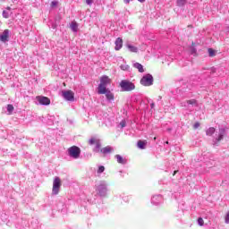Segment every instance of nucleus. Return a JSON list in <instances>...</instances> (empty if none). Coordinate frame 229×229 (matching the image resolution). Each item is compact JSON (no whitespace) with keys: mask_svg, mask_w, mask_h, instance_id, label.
<instances>
[{"mask_svg":"<svg viewBox=\"0 0 229 229\" xmlns=\"http://www.w3.org/2000/svg\"><path fill=\"white\" fill-rule=\"evenodd\" d=\"M88 144L89 146H94L95 144V148H93L94 153H99V149H101V140L96 138V137H91L89 141Z\"/></svg>","mask_w":229,"mask_h":229,"instance_id":"nucleus-3","label":"nucleus"},{"mask_svg":"<svg viewBox=\"0 0 229 229\" xmlns=\"http://www.w3.org/2000/svg\"><path fill=\"white\" fill-rule=\"evenodd\" d=\"M62 96L66 101H74V92L72 90H63Z\"/></svg>","mask_w":229,"mask_h":229,"instance_id":"nucleus-8","label":"nucleus"},{"mask_svg":"<svg viewBox=\"0 0 229 229\" xmlns=\"http://www.w3.org/2000/svg\"><path fill=\"white\" fill-rule=\"evenodd\" d=\"M55 6H58V1L56 0L51 2V8H55Z\"/></svg>","mask_w":229,"mask_h":229,"instance_id":"nucleus-29","label":"nucleus"},{"mask_svg":"<svg viewBox=\"0 0 229 229\" xmlns=\"http://www.w3.org/2000/svg\"><path fill=\"white\" fill-rule=\"evenodd\" d=\"M162 201H164V198L162 197V195H155L151 199V203L153 205H160Z\"/></svg>","mask_w":229,"mask_h":229,"instance_id":"nucleus-11","label":"nucleus"},{"mask_svg":"<svg viewBox=\"0 0 229 229\" xmlns=\"http://www.w3.org/2000/svg\"><path fill=\"white\" fill-rule=\"evenodd\" d=\"M60 187H62V180L60 177L55 176L53 182L52 194L56 196L60 192Z\"/></svg>","mask_w":229,"mask_h":229,"instance_id":"nucleus-5","label":"nucleus"},{"mask_svg":"<svg viewBox=\"0 0 229 229\" xmlns=\"http://www.w3.org/2000/svg\"><path fill=\"white\" fill-rule=\"evenodd\" d=\"M176 173H178V170H175L174 172V176L176 174Z\"/></svg>","mask_w":229,"mask_h":229,"instance_id":"nucleus-41","label":"nucleus"},{"mask_svg":"<svg viewBox=\"0 0 229 229\" xmlns=\"http://www.w3.org/2000/svg\"><path fill=\"white\" fill-rule=\"evenodd\" d=\"M104 94H106L107 101H114V93H112L110 89H106V92Z\"/></svg>","mask_w":229,"mask_h":229,"instance_id":"nucleus-16","label":"nucleus"},{"mask_svg":"<svg viewBox=\"0 0 229 229\" xmlns=\"http://www.w3.org/2000/svg\"><path fill=\"white\" fill-rule=\"evenodd\" d=\"M225 221L226 225H229V211L227 212V214L225 216Z\"/></svg>","mask_w":229,"mask_h":229,"instance_id":"nucleus-33","label":"nucleus"},{"mask_svg":"<svg viewBox=\"0 0 229 229\" xmlns=\"http://www.w3.org/2000/svg\"><path fill=\"white\" fill-rule=\"evenodd\" d=\"M199 123L197 122V123H194L193 128H194L195 130H198V127H199Z\"/></svg>","mask_w":229,"mask_h":229,"instance_id":"nucleus-34","label":"nucleus"},{"mask_svg":"<svg viewBox=\"0 0 229 229\" xmlns=\"http://www.w3.org/2000/svg\"><path fill=\"white\" fill-rule=\"evenodd\" d=\"M120 88L122 92H131V90H135V83L128 80H123L120 82Z\"/></svg>","mask_w":229,"mask_h":229,"instance_id":"nucleus-2","label":"nucleus"},{"mask_svg":"<svg viewBox=\"0 0 229 229\" xmlns=\"http://www.w3.org/2000/svg\"><path fill=\"white\" fill-rule=\"evenodd\" d=\"M165 144H169V141H165Z\"/></svg>","mask_w":229,"mask_h":229,"instance_id":"nucleus-44","label":"nucleus"},{"mask_svg":"<svg viewBox=\"0 0 229 229\" xmlns=\"http://www.w3.org/2000/svg\"><path fill=\"white\" fill-rule=\"evenodd\" d=\"M10 38V30H4V32L0 35L1 42H8Z\"/></svg>","mask_w":229,"mask_h":229,"instance_id":"nucleus-12","label":"nucleus"},{"mask_svg":"<svg viewBox=\"0 0 229 229\" xmlns=\"http://www.w3.org/2000/svg\"><path fill=\"white\" fill-rule=\"evenodd\" d=\"M177 6H185L187 0H177Z\"/></svg>","mask_w":229,"mask_h":229,"instance_id":"nucleus-25","label":"nucleus"},{"mask_svg":"<svg viewBox=\"0 0 229 229\" xmlns=\"http://www.w3.org/2000/svg\"><path fill=\"white\" fill-rule=\"evenodd\" d=\"M94 3V0H86V4H88L89 6H92Z\"/></svg>","mask_w":229,"mask_h":229,"instance_id":"nucleus-32","label":"nucleus"},{"mask_svg":"<svg viewBox=\"0 0 229 229\" xmlns=\"http://www.w3.org/2000/svg\"><path fill=\"white\" fill-rule=\"evenodd\" d=\"M167 131H171V129H167Z\"/></svg>","mask_w":229,"mask_h":229,"instance_id":"nucleus-43","label":"nucleus"},{"mask_svg":"<svg viewBox=\"0 0 229 229\" xmlns=\"http://www.w3.org/2000/svg\"><path fill=\"white\" fill-rule=\"evenodd\" d=\"M120 126H121V128H125V126H126V120H123L122 122H120Z\"/></svg>","mask_w":229,"mask_h":229,"instance_id":"nucleus-31","label":"nucleus"},{"mask_svg":"<svg viewBox=\"0 0 229 229\" xmlns=\"http://www.w3.org/2000/svg\"><path fill=\"white\" fill-rule=\"evenodd\" d=\"M213 133H216V128H214V127H209L206 131V135H208V137H212Z\"/></svg>","mask_w":229,"mask_h":229,"instance_id":"nucleus-20","label":"nucleus"},{"mask_svg":"<svg viewBox=\"0 0 229 229\" xmlns=\"http://www.w3.org/2000/svg\"><path fill=\"white\" fill-rule=\"evenodd\" d=\"M131 0H123V3H125V4H130V2H131Z\"/></svg>","mask_w":229,"mask_h":229,"instance_id":"nucleus-36","label":"nucleus"},{"mask_svg":"<svg viewBox=\"0 0 229 229\" xmlns=\"http://www.w3.org/2000/svg\"><path fill=\"white\" fill-rule=\"evenodd\" d=\"M98 174H101V173H105V166L100 165L98 169Z\"/></svg>","mask_w":229,"mask_h":229,"instance_id":"nucleus-28","label":"nucleus"},{"mask_svg":"<svg viewBox=\"0 0 229 229\" xmlns=\"http://www.w3.org/2000/svg\"><path fill=\"white\" fill-rule=\"evenodd\" d=\"M3 17H4V19H8V17H10V14L8 13V12L3 11Z\"/></svg>","mask_w":229,"mask_h":229,"instance_id":"nucleus-30","label":"nucleus"},{"mask_svg":"<svg viewBox=\"0 0 229 229\" xmlns=\"http://www.w3.org/2000/svg\"><path fill=\"white\" fill-rule=\"evenodd\" d=\"M114 151V148L110 146H106L103 148H99V152L102 153V155H108Z\"/></svg>","mask_w":229,"mask_h":229,"instance_id":"nucleus-13","label":"nucleus"},{"mask_svg":"<svg viewBox=\"0 0 229 229\" xmlns=\"http://www.w3.org/2000/svg\"><path fill=\"white\" fill-rule=\"evenodd\" d=\"M7 10H10V7H7Z\"/></svg>","mask_w":229,"mask_h":229,"instance_id":"nucleus-45","label":"nucleus"},{"mask_svg":"<svg viewBox=\"0 0 229 229\" xmlns=\"http://www.w3.org/2000/svg\"><path fill=\"white\" fill-rule=\"evenodd\" d=\"M225 30H226V31H229V26H227V27L225 28Z\"/></svg>","mask_w":229,"mask_h":229,"instance_id":"nucleus-42","label":"nucleus"},{"mask_svg":"<svg viewBox=\"0 0 229 229\" xmlns=\"http://www.w3.org/2000/svg\"><path fill=\"white\" fill-rule=\"evenodd\" d=\"M70 28L74 33L78 32V23L76 21H72L70 25Z\"/></svg>","mask_w":229,"mask_h":229,"instance_id":"nucleus-17","label":"nucleus"},{"mask_svg":"<svg viewBox=\"0 0 229 229\" xmlns=\"http://www.w3.org/2000/svg\"><path fill=\"white\" fill-rule=\"evenodd\" d=\"M13 110H14L13 105L12 104L7 105V112L9 115H12V114H13Z\"/></svg>","mask_w":229,"mask_h":229,"instance_id":"nucleus-22","label":"nucleus"},{"mask_svg":"<svg viewBox=\"0 0 229 229\" xmlns=\"http://www.w3.org/2000/svg\"><path fill=\"white\" fill-rule=\"evenodd\" d=\"M196 49L194 47L191 48V55H195Z\"/></svg>","mask_w":229,"mask_h":229,"instance_id":"nucleus-37","label":"nucleus"},{"mask_svg":"<svg viewBox=\"0 0 229 229\" xmlns=\"http://www.w3.org/2000/svg\"><path fill=\"white\" fill-rule=\"evenodd\" d=\"M153 75L148 73L141 78L140 84L143 85V87H151V85H153Z\"/></svg>","mask_w":229,"mask_h":229,"instance_id":"nucleus-6","label":"nucleus"},{"mask_svg":"<svg viewBox=\"0 0 229 229\" xmlns=\"http://www.w3.org/2000/svg\"><path fill=\"white\" fill-rule=\"evenodd\" d=\"M52 28H53V30H56V28H57L56 23H52Z\"/></svg>","mask_w":229,"mask_h":229,"instance_id":"nucleus-35","label":"nucleus"},{"mask_svg":"<svg viewBox=\"0 0 229 229\" xmlns=\"http://www.w3.org/2000/svg\"><path fill=\"white\" fill-rule=\"evenodd\" d=\"M225 135H226V129L220 128L218 137L214 140L215 144H217V142H220V140H223V139L225 138Z\"/></svg>","mask_w":229,"mask_h":229,"instance_id":"nucleus-9","label":"nucleus"},{"mask_svg":"<svg viewBox=\"0 0 229 229\" xmlns=\"http://www.w3.org/2000/svg\"><path fill=\"white\" fill-rule=\"evenodd\" d=\"M37 100L38 101L39 105H51V99L47 97H37Z\"/></svg>","mask_w":229,"mask_h":229,"instance_id":"nucleus-10","label":"nucleus"},{"mask_svg":"<svg viewBox=\"0 0 229 229\" xmlns=\"http://www.w3.org/2000/svg\"><path fill=\"white\" fill-rule=\"evenodd\" d=\"M114 44H115V47H114L115 51L121 50V48L123 47V38H117L115 39Z\"/></svg>","mask_w":229,"mask_h":229,"instance_id":"nucleus-14","label":"nucleus"},{"mask_svg":"<svg viewBox=\"0 0 229 229\" xmlns=\"http://www.w3.org/2000/svg\"><path fill=\"white\" fill-rule=\"evenodd\" d=\"M146 146H148V141L147 140H138L137 147L140 149H146Z\"/></svg>","mask_w":229,"mask_h":229,"instance_id":"nucleus-15","label":"nucleus"},{"mask_svg":"<svg viewBox=\"0 0 229 229\" xmlns=\"http://www.w3.org/2000/svg\"><path fill=\"white\" fill-rule=\"evenodd\" d=\"M114 157H115L118 164H123V165L126 164V162H127L126 159L123 158L121 157V155H115Z\"/></svg>","mask_w":229,"mask_h":229,"instance_id":"nucleus-21","label":"nucleus"},{"mask_svg":"<svg viewBox=\"0 0 229 229\" xmlns=\"http://www.w3.org/2000/svg\"><path fill=\"white\" fill-rule=\"evenodd\" d=\"M126 47H128L129 51H131V53H137L139 51V48L132 45L127 44Z\"/></svg>","mask_w":229,"mask_h":229,"instance_id":"nucleus-19","label":"nucleus"},{"mask_svg":"<svg viewBox=\"0 0 229 229\" xmlns=\"http://www.w3.org/2000/svg\"><path fill=\"white\" fill-rule=\"evenodd\" d=\"M133 67H134L135 69H138L139 72H144V66H142V65L140 64V63H135V64H133Z\"/></svg>","mask_w":229,"mask_h":229,"instance_id":"nucleus-18","label":"nucleus"},{"mask_svg":"<svg viewBox=\"0 0 229 229\" xmlns=\"http://www.w3.org/2000/svg\"><path fill=\"white\" fill-rule=\"evenodd\" d=\"M187 105H193L194 106H198V100L191 99L186 101Z\"/></svg>","mask_w":229,"mask_h":229,"instance_id":"nucleus-23","label":"nucleus"},{"mask_svg":"<svg viewBox=\"0 0 229 229\" xmlns=\"http://www.w3.org/2000/svg\"><path fill=\"white\" fill-rule=\"evenodd\" d=\"M68 155L72 158H78L81 155V149L77 146H72L68 148Z\"/></svg>","mask_w":229,"mask_h":229,"instance_id":"nucleus-7","label":"nucleus"},{"mask_svg":"<svg viewBox=\"0 0 229 229\" xmlns=\"http://www.w3.org/2000/svg\"><path fill=\"white\" fill-rule=\"evenodd\" d=\"M150 107H151V108H155V103H151V104H150Z\"/></svg>","mask_w":229,"mask_h":229,"instance_id":"nucleus-38","label":"nucleus"},{"mask_svg":"<svg viewBox=\"0 0 229 229\" xmlns=\"http://www.w3.org/2000/svg\"><path fill=\"white\" fill-rule=\"evenodd\" d=\"M120 69H122V71H130V65H128V64H122L120 66Z\"/></svg>","mask_w":229,"mask_h":229,"instance_id":"nucleus-26","label":"nucleus"},{"mask_svg":"<svg viewBox=\"0 0 229 229\" xmlns=\"http://www.w3.org/2000/svg\"><path fill=\"white\" fill-rule=\"evenodd\" d=\"M112 83V80L106 76L104 75L100 78V85L98 87V94H105L106 92V87Z\"/></svg>","mask_w":229,"mask_h":229,"instance_id":"nucleus-1","label":"nucleus"},{"mask_svg":"<svg viewBox=\"0 0 229 229\" xmlns=\"http://www.w3.org/2000/svg\"><path fill=\"white\" fill-rule=\"evenodd\" d=\"M208 56L210 57L216 56V50H214L213 48H208Z\"/></svg>","mask_w":229,"mask_h":229,"instance_id":"nucleus-24","label":"nucleus"},{"mask_svg":"<svg viewBox=\"0 0 229 229\" xmlns=\"http://www.w3.org/2000/svg\"><path fill=\"white\" fill-rule=\"evenodd\" d=\"M211 72H216V68H211Z\"/></svg>","mask_w":229,"mask_h":229,"instance_id":"nucleus-39","label":"nucleus"},{"mask_svg":"<svg viewBox=\"0 0 229 229\" xmlns=\"http://www.w3.org/2000/svg\"><path fill=\"white\" fill-rule=\"evenodd\" d=\"M98 196L101 198H105L106 196V192L108 191V188L106 187V182L105 181H101L99 185L97 186L96 189Z\"/></svg>","mask_w":229,"mask_h":229,"instance_id":"nucleus-4","label":"nucleus"},{"mask_svg":"<svg viewBox=\"0 0 229 229\" xmlns=\"http://www.w3.org/2000/svg\"><path fill=\"white\" fill-rule=\"evenodd\" d=\"M139 3H146V0H138Z\"/></svg>","mask_w":229,"mask_h":229,"instance_id":"nucleus-40","label":"nucleus"},{"mask_svg":"<svg viewBox=\"0 0 229 229\" xmlns=\"http://www.w3.org/2000/svg\"><path fill=\"white\" fill-rule=\"evenodd\" d=\"M198 225L199 226H203V225H205V221L203 220L202 217L198 218Z\"/></svg>","mask_w":229,"mask_h":229,"instance_id":"nucleus-27","label":"nucleus"}]
</instances>
